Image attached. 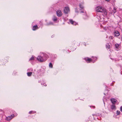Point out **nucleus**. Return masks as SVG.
I'll list each match as a JSON object with an SVG mask.
<instances>
[{
	"label": "nucleus",
	"instance_id": "nucleus-1",
	"mask_svg": "<svg viewBox=\"0 0 122 122\" xmlns=\"http://www.w3.org/2000/svg\"><path fill=\"white\" fill-rule=\"evenodd\" d=\"M102 13V15H107V12L106 9L103 7H100V12Z\"/></svg>",
	"mask_w": 122,
	"mask_h": 122
},
{
	"label": "nucleus",
	"instance_id": "nucleus-2",
	"mask_svg": "<svg viewBox=\"0 0 122 122\" xmlns=\"http://www.w3.org/2000/svg\"><path fill=\"white\" fill-rule=\"evenodd\" d=\"M37 60L39 61L43 62L45 61V60H44V59H43V58L41 56H39L37 58Z\"/></svg>",
	"mask_w": 122,
	"mask_h": 122
},
{
	"label": "nucleus",
	"instance_id": "nucleus-3",
	"mask_svg": "<svg viewBox=\"0 0 122 122\" xmlns=\"http://www.w3.org/2000/svg\"><path fill=\"white\" fill-rule=\"evenodd\" d=\"M64 10V13L66 14H67L70 11L68 7H65Z\"/></svg>",
	"mask_w": 122,
	"mask_h": 122
},
{
	"label": "nucleus",
	"instance_id": "nucleus-4",
	"mask_svg": "<svg viewBox=\"0 0 122 122\" xmlns=\"http://www.w3.org/2000/svg\"><path fill=\"white\" fill-rule=\"evenodd\" d=\"M57 15L58 17L61 16L62 15V13L60 10H58L56 11Z\"/></svg>",
	"mask_w": 122,
	"mask_h": 122
},
{
	"label": "nucleus",
	"instance_id": "nucleus-5",
	"mask_svg": "<svg viewBox=\"0 0 122 122\" xmlns=\"http://www.w3.org/2000/svg\"><path fill=\"white\" fill-rule=\"evenodd\" d=\"M69 21L71 24L73 25H76L77 24V23L76 22L73 20H72L71 19H69Z\"/></svg>",
	"mask_w": 122,
	"mask_h": 122
},
{
	"label": "nucleus",
	"instance_id": "nucleus-6",
	"mask_svg": "<svg viewBox=\"0 0 122 122\" xmlns=\"http://www.w3.org/2000/svg\"><path fill=\"white\" fill-rule=\"evenodd\" d=\"M14 116V114H13L11 116L6 117V120L7 121H9L12 118H13Z\"/></svg>",
	"mask_w": 122,
	"mask_h": 122
},
{
	"label": "nucleus",
	"instance_id": "nucleus-7",
	"mask_svg": "<svg viewBox=\"0 0 122 122\" xmlns=\"http://www.w3.org/2000/svg\"><path fill=\"white\" fill-rule=\"evenodd\" d=\"M110 100L111 102L113 104H114L116 103L117 101V100L115 99L112 98Z\"/></svg>",
	"mask_w": 122,
	"mask_h": 122
},
{
	"label": "nucleus",
	"instance_id": "nucleus-8",
	"mask_svg": "<svg viewBox=\"0 0 122 122\" xmlns=\"http://www.w3.org/2000/svg\"><path fill=\"white\" fill-rule=\"evenodd\" d=\"M85 61L87 62L88 63H90L92 61V59L91 58H89L88 57L85 58H84Z\"/></svg>",
	"mask_w": 122,
	"mask_h": 122
},
{
	"label": "nucleus",
	"instance_id": "nucleus-9",
	"mask_svg": "<svg viewBox=\"0 0 122 122\" xmlns=\"http://www.w3.org/2000/svg\"><path fill=\"white\" fill-rule=\"evenodd\" d=\"M39 28L37 25H34L32 27V30H35Z\"/></svg>",
	"mask_w": 122,
	"mask_h": 122
},
{
	"label": "nucleus",
	"instance_id": "nucleus-10",
	"mask_svg": "<svg viewBox=\"0 0 122 122\" xmlns=\"http://www.w3.org/2000/svg\"><path fill=\"white\" fill-rule=\"evenodd\" d=\"M44 55V57L45 58L44 60L45 61L49 57L48 55L46 54L43 53Z\"/></svg>",
	"mask_w": 122,
	"mask_h": 122
},
{
	"label": "nucleus",
	"instance_id": "nucleus-11",
	"mask_svg": "<svg viewBox=\"0 0 122 122\" xmlns=\"http://www.w3.org/2000/svg\"><path fill=\"white\" fill-rule=\"evenodd\" d=\"M114 34L115 36H118L120 34L119 32L116 30L114 32Z\"/></svg>",
	"mask_w": 122,
	"mask_h": 122
},
{
	"label": "nucleus",
	"instance_id": "nucleus-12",
	"mask_svg": "<svg viewBox=\"0 0 122 122\" xmlns=\"http://www.w3.org/2000/svg\"><path fill=\"white\" fill-rule=\"evenodd\" d=\"M111 108L112 110L115 109H116V107L115 106V105L113 104L111 106Z\"/></svg>",
	"mask_w": 122,
	"mask_h": 122
},
{
	"label": "nucleus",
	"instance_id": "nucleus-13",
	"mask_svg": "<svg viewBox=\"0 0 122 122\" xmlns=\"http://www.w3.org/2000/svg\"><path fill=\"white\" fill-rule=\"evenodd\" d=\"M52 20L54 21H55L57 20V17L55 16H54L52 18Z\"/></svg>",
	"mask_w": 122,
	"mask_h": 122
},
{
	"label": "nucleus",
	"instance_id": "nucleus-14",
	"mask_svg": "<svg viewBox=\"0 0 122 122\" xmlns=\"http://www.w3.org/2000/svg\"><path fill=\"white\" fill-rule=\"evenodd\" d=\"M32 72H28L27 73V75L28 76H31L32 74Z\"/></svg>",
	"mask_w": 122,
	"mask_h": 122
},
{
	"label": "nucleus",
	"instance_id": "nucleus-15",
	"mask_svg": "<svg viewBox=\"0 0 122 122\" xmlns=\"http://www.w3.org/2000/svg\"><path fill=\"white\" fill-rule=\"evenodd\" d=\"M53 25V24L52 22H50L49 23H47L46 24V25Z\"/></svg>",
	"mask_w": 122,
	"mask_h": 122
},
{
	"label": "nucleus",
	"instance_id": "nucleus-16",
	"mask_svg": "<svg viewBox=\"0 0 122 122\" xmlns=\"http://www.w3.org/2000/svg\"><path fill=\"white\" fill-rule=\"evenodd\" d=\"M99 6H98L96 8L95 10L97 12H99Z\"/></svg>",
	"mask_w": 122,
	"mask_h": 122
},
{
	"label": "nucleus",
	"instance_id": "nucleus-17",
	"mask_svg": "<svg viewBox=\"0 0 122 122\" xmlns=\"http://www.w3.org/2000/svg\"><path fill=\"white\" fill-rule=\"evenodd\" d=\"M110 45L108 44L107 43V44L106 45V47L108 49L110 48Z\"/></svg>",
	"mask_w": 122,
	"mask_h": 122
},
{
	"label": "nucleus",
	"instance_id": "nucleus-18",
	"mask_svg": "<svg viewBox=\"0 0 122 122\" xmlns=\"http://www.w3.org/2000/svg\"><path fill=\"white\" fill-rule=\"evenodd\" d=\"M49 66L51 68H52L53 67V66L52 64L51 63H50L49 65Z\"/></svg>",
	"mask_w": 122,
	"mask_h": 122
},
{
	"label": "nucleus",
	"instance_id": "nucleus-19",
	"mask_svg": "<svg viewBox=\"0 0 122 122\" xmlns=\"http://www.w3.org/2000/svg\"><path fill=\"white\" fill-rule=\"evenodd\" d=\"M115 47L116 48L118 49L119 47V45L118 44H115Z\"/></svg>",
	"mask_w": 122,
	"mask_h": 122
},
{
	"label": "nucleus",
	"instance_id": "nucleus-20",
	"mask_svg": "<svg viewBox=\"0 0 122 122\" xmlns=\"http://www.w3.org/2000/svg\"><path fill=\"white\" fill-rule=\"evenodd\" d=\"M36 112L35 111H31L29 112L30 114H31L32 113H36Z\"/></svg>",
	"mask_w": 122,
	"mask_h": 122
},
{
	"label": "nucleus",
	"instance_id": "nucleus-21",
	"mask_svg": "<svg viewBox=\"0 0 122 122\" xmlns=\"http://www.w3.org/2000/svg\"><path fill=\"white\" fill-rule=\"evenodd\" d=\"M79 6L80 8H81V9H83L84 8L83 6L81 4L79 5Z\"/></svg>",
	"mask_w": 122,
	"mask_h": 122
},
{
	"label": "nucleus",
	"instance_id": "nucleus-22",
	"mask_svg": "<svg viewBox=\"0 0 122 122\" xmlns=\"http://www.w3.org/2000/svg\"><path fill=\"white\" fill-rule=\"evenodd\" d=\"M4 113V111L3 110L0 109V114H3Z\"/></svg>",
	"mask_w": 122,
	"mask_h": 122
},
{
	"label": "nucleus",
	"instance_id": "nucleus-23",
	"mask_svg": "<svg viewBox=\"0 0 122 122\" xmlns=\"http://www.w3.org/2000/svg\"><path fill=\"white\" fill-rule=\"evenodd\" d=\"M116 8H114V10L113 11V13H115L116 12Z\"/></svg>",
	"mask_w": 122,
	"mask_h": 122
},
{
	"label": "nucleus",
	"instance_id": "nucleus-24",
	"mask_svg": "<svg viewBox=\"0 0 122 122\" xmlns=\"http://www.w3.org/2000/svg\"><path fill=\"white\" fill-rule=\"evenodd\" d=\"M120 112L118 110L117 111L116 113L117 115H119L120 114Z\"/></svg>",
	"mask_w": 122,
	"mask_h": 122
},
{
	"label": "nucleus",
	"instance_id": "nucleus-25",
	"mask_svg": "<svg viewBox=\"0 0 122 122\" xmlns=\"http://www.w3.org/2000/svg\"><path fill=\"white\" fill-rule=\"evenodd\" d=\"M34 59V58L33 56H32L29 59V61L32 60Z\"/></svg>",
	"mask_w": 122,
	"mask_h": 122
},
{
	"label": "nucleus",
	"instance_id": "nucleus-26",
	"mask_svg": "<svg viewBox=\"0 0 122 122\" xmlns=\"http://www.w3.org/2000/svg\"><path fill=\"white\" fill-rule=\"evenodd\" d=\"M120 111L122 112V106H121L120 108Z\"/></svg>",
	"mask_w": 122,
	"mask_h": 122
},
{
	"label": "nucleus",
	"instance_id": "nucleus-27",
	"mask_svg": "<svg viewBox=\"0 0 122 122\" xmlns=\"http://www.w3.org/2000/svg\"><path fill=\"white\" fill-rule=\"evenodd\" d=\"M80 13H83L84 12H83V11H80Z\"/></svg>",
	"mask_w": 122,
	"mask_h": 122
},
{
	"label": "nucleus",
	"instance_id": "nucleus-28",
	"mask_svg": "<svg viewBox=\"0 0 122 122\" xmlns=\"http://www.w3.org/2000/svg\"><path fill=\"white\" fill-rule=\"evenodd\" d=\"M97 16H99V14L98 13H97Z\"/></svg>",
	"mask_w": 122,
	"mask_h": 122
},
{
	"label": "nucleus",
	"instance_id": "nucleus-29",
	"mask_svg": "<svg viewBox=\"0 0 122 122\" xmlns=\"http://www.w3.org/2000/svg\"><path fill=\"white\" fill-rule=\"evenodd\" d=\"M85 15L86 16V13H84Z\"/></svg>",
	"mask_w": 122,
	"mask_h": 122
},
{
	"label": "nucleus",
	"instance_id": "nucleus-30",
	"mask_svg": "<svg viewBox=\"0 0 122 122\" xmlns=\"http://www.w3.org/2000/svg\"><path fill=\"white\" fill-rule=\"evenodd\" d=\"M105 0L106 1H109V0Z\"/></svg>",
	"mask_w": 122,
	"mask_h": 122
},
{
	"label": "nucleus",
	"instance_id": "nucleus-31",
	"mask_svg": "<svg viewBox=\"0 0 122 122\" xmlns=\"http://www.w3.org/2000/svg\"><path fill=\"white\" fill-rule=\"evenodd\" d=\"M121 74H122V71L121 72Z\"/></svg>",
	"mask_w": 122,
	"mask_h": 122
}]
</instances>
